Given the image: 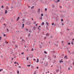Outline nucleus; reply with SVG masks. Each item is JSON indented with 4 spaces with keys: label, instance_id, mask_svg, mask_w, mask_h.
<instances>
[{
    "label": "nucleus",
    "instance_id": "1",
    "mask_svg": "<svg viewBox=\"0 0 74 74\" xmlns=\"http://www.w3.org/2000/svg\"><path fill=\"white\" fill-rule=\"evenodd\" d=\"M48 59H49V60H51V57H50V56H49L48 57Z\"/></svg>",
    "mask_w": 74,
    "mask_h": 74
},
{
    "label": "nucleus",
    "instance_id": "2",
    "mask_svg": "<svg viewBox=\"0 0 74 74\" xmlns=\"http://www.w3.org/2000/svg\"><path fill=\"white\" fill-rule=\"evenodd\" d=\"M34 6H33L32 7H31V10H33V9H34Z\"/></svg>",
    "mask_w": 74,
    "mask_h": 74
},
{
    "label": "nucleus",
    "instance_id": "3",
    "mask_svg": "<svg viewBox=\"0 0 74 74\" xmlns=\"http://www.w3.org/2000/svg\"><path fill=\"white\" fill-rule=\"evenodd\" d=\"M39 19H40V20H42V17L41 16L39 18Z\"/></svg>",
    "mask_w": 74,
    "mask_h": 74
},
{
    "label": "nucleus",
    "instance_id": "4",
    "mask_svg": "<svg viewBox=\"0 0 74 74\" xmlns=\"http://www.w3.org/2000/svg\"><path fill=\"white\" fill-rule=\"evenodd\" d=\"M49 33H47L46 34V35L47 36H49Z\"/></svg>",
    "mask_w": 74,
    "mask_h": 74
},
{
    "label": "nucleus",
    "instance_id": "5",
    "mask_svg": "<svg viewBox=\"0 0 74 74\" xmlns=\"http://www.w3.org/2000/svg\"><path fill=\"white\" fill-rule=\"evenodd\" d=\"M46 24L47 25V26H49V23H48L46 22Z\"/></svg>",
    "mask_w": 74,
    "mask_h": 74
},
{
    "label": "nucleus",
    "instance_id": "6",
    "mask_svg": "<svg viewBox=\"0 0 74 74\" xmlns=\"http://www.w3.org/2000/svg\"><path fill=\"white\" fill-rule=\"evenodd\" d=\"M33 29L34 30H36V27L34 26L33 27Z\"/></svg>",
    "mask_w": 74,
    "mask_h": 74
},
{
    "label": "nucleus",
    "instance_id": "7",
    "mask_svg": "<svg viewBox=\"0 0 74 74\" xmlns=\"http://www.w3.org/2000/svg\"><path fill=\"white\" fill-rule=\"evenodd\" d=\"M45 23L44 22H42L41 24L42 25H44Z\"/></svg>",
    "mask_w": 74,
    "mask_h": 74
},
{
    "label": "nucleus",
    "instance_id": "8",
    "mask_svg": "<svg viewBox=\"0 0 74 74\" xmlns=\"http://www.w3.org/2000/svg\"><path fill=\"white\" fill-rule=\"evenodd\" d=\"M30 33H29V34H28V37H30Z\"/></svg>",
    "mask_w": 74,
    "mask_h": 74
},
{
    "label": "nucleus",
    "instance_id": "9",
    "mask_svg": "<svg viewBox=\"0 0 74 74\" xmlns=\"http://www.w3.org/2000/svg\"><path fill=\"white\" fill-rule=\"evenodd\" d=\"M7 10H5V14H7Z\"/></svg>",
    "mask_w": 74,
    "mask_h": 74
},
{
    "label": "nucleus",
    "instance_id": "10",
    "mask_svg": "<svg viewBox=\"0 0 74 74\" xmlns=\"http://www.w3.org/2000/svg\"><path fill=\"white\" fill-rule=\"evenodd\" d=\"M60 63H61V62L62 63V62H63V61H62L61 60H60Z\"/></svg>",
    "mask_w": 74,
    "mask_h": 74
},
{
    "label": "nucleus",
    "instance_id": "11",
    "mask_svg": "<svg viewBox=\"0 0 74 74\" xmlns=\"http://www.w3.org/2000/svg\"><path fill=\"white\" fill-rule=\"evenodd\" d=\"M39 60H38V59H37V61H36L37 63H38V62H39Z\"/></svg>",
    "mask_w": 74,
    "mask_h": 74
},
{
    "label": "nucleus",
    "instance_id": "12",
    "mask_svg": "<svg viewBox=\"0 0 74 74\" xmlns=\"http://www.w3.org/2000/svg\"><path fill=\"white\" fill-rule=\"evenodd\" d=\"M19 17H18L16 21H18V20H19Z\"/></svg>",
    "mask_w": 74,
    "mask_h": 74
},
{
    "label": "nucleus",
    "instance_id": "13",
    "mask_svg": "<svg viewBox=\"0 0 74 74\" xmlns=\"http://www.w3.org/2000/svg\"><path fill=\"white\" fill-rule=\"evenodd\" d=\"M29 33H32V30H29Z\"/></svg>",
    "mask_w": 74,
    "mask_h": 74
},
{
    "label": "nucleus",
    "instance_id": "14",
    "mask_svg": "<svg viewBox=\"0 0 74 74\" xmlns=\"http://www.w3.org/2000/svg\"><path fill=\"white\" fill-rule=\"evenodd\" d=\"M22 25H23L22 27L23 28L24 27V26H25V24H23Z\"/></svg>",
    "mask_w": 74,
    "mask_h": 74
},
{
    "label": "nucleus",
    "instance_id": "15",
    "mask_svg": "<svg viewBox=\"0 0 74 74\" xmlns=\"http://www.w3.org/2000/svg\"><path fill=\"white\" fill-rule=\"evenodd\" d=\"M6 8L7 9V10H8V6H7Z\"/></svg>",
    "mask_w": 74,
    "mask_h": 74
},
{
    "label": "nucleus",
    "instance_id": "16",
    "mask_svg": "<svg viewBox=\"0 0 74 74\" xmlns=\"http://www.w3.org/2000/svg\"><path fill=\"white\" fill-rule=\"evenodd\" d=\"M71 44L72 45H73L74 44V43H73V41L71 42Z\"/></svg>",
    "mask_w": 74,
    "mask_h": 74
},
{
    "label": "nucleus",
    "instance_id": "17",
    "mask_svg": "<svg viewBox=\"0 0 74 74\" xmlns=\"http://www.w3.org/2000/svg\"><path fill=\"white\" fill-rule=\"evenodd\" d=\"M3 69H0V72H1V71H3Z\"/></svg>",
    "mask_w": 74,
    "mask_h": 74
},
{
    "label": "nucleus",
    "instance_id": "18",
    "mask_svg": "<svg viewBox=\"0 0 74 74\" xmlns=\"http://www.w3.org/2000/svg\"><path fill=\"white\" fill-rule=\"evenodd\" d=\"M3 36L4 37H5V36H6V35H5V34H3Z\"/></svg>",
    "mask_w": 74,
    "mask_h": 74
},
{
    "label": "nucleus",
    "instance_id": "19",
    "mask_svg": "<svg viewBox=\"0 0 74 74\" xmlns=\"http://www.w3.org/2000/svg\"><path fill=\"white\" fill-rule=\"evenodd\" d=\"M33 23H34V24H36V22L35 21Z\"/></svg>",
    "mask_w": 74,
    "mask_h": 74
},
{
    "label": "nucleus",
    "instance_id": "20",
    "mask_svg": "<svg viewBox=\"0 0 74 74\" xmlns=\"http://www.w3.org/2000/svg\"><path fill=\"white\" fill-rule=\"evenodd\" d=\"M44 39L45 40H46V39H47V37H44Z\"/></svg>",
    "mask_w": 74,
    "mask_h": 74
},
{
    "label": "nucleus",
    "instance_id": "21",
    "mask_svg": "<svg viewBox=\"0 0 74 74\" xmlns=\"http://www.w3.org/2000/svg\"><path fill=\"white\" fill-rule=\"evenodd\" d=\"M44 53H47V52H46L45 51Z\"/></svg>",
    "mask_w": 74,
    "mask_h": 74
},
{
    "label": "nucleus",
    "instance_id": "22",
    "mask_svg": "<svg viewBox=\"0 0 74 74\" xmlns=\"http://www.w3.org/2000/svg\"><path fill=\"white\" fill-rule=\"evenodd\" d=\"M45 11H47V9L45 8Z\"/></svg>",
    "mask_w": 74,
    "mask_h": 74
},
{
    "label": "nucleus",
    "instance_id": "23",
    "mask_svg": "<svg viewBox=\"0 0 74 74\" xmlns=\"http://www.w3.org/2000/svg\"><path fill=\"white\" fill-rule=\"evenodd\" d=\"M36 71H35L34 72V74H36Z\"/></svg>",
    "mask_w": 74,
    "mask_h": 74
},
{
    "label": "nucleus",
    "instance_id": "24",
    "mask_svg": "<svg viewBox=\"0 0 74 74\" xmlns=\"http://www.w3.org/2000/svg\"><path fill=\"white\" fill-rule=\"evenodd\" d=\"M59 71V69H58V70H56V72H58Z\"/></svg>",
    "mask_w": 74,
    "mask_h": 74
},
{
    "label": "nucleus",
    "instance_id": "25",
    "mask_svg": "<svg viewBox=\"0 0 74 74\" xmlns=\"http://www.w3.org/2000/svg\"><path fill=\"white\" fill-rule=\"evenodd\" d=\"M19 71H17V74H19Z\"/></svg>",
    "mask_w": 74,
    "mask_h": 74
},
{
    "label": "nucleus",
    "instance_id": "26",
    "mask_svg": "<svg viewBox=\"0 0 74 74\" xmlns=\"http://www.w3.org/2000/svg\"><path fill=\"white\" fill-rule=\"evenodd\" d=\"M15 47V48H18V46L16 45Z\"/></svg>",
    "mask_w": 74,
    "mask_h": 74
},
{
    "label": "nucleus",
    "instance_id": "27",
    "mask_svg": "<svg viewBox=\"0 0 74 74\" xmlns=\"http://www.w3.org/2000/svg\"><path fill=\"white\" fill-rule=\"evenodd\" d=\"M46 28L47 29H48V27H47V26H46Z\"/></svg>",
    "mask_w": 74,
    "mask_h": 74
},
{
    "label": "nucleus",
    "instance_id": "28",
    "mask_svg": "<svg viewBox=\"0 0 74 74\" xmlns=\"http://www.w3.org/2000/svg\"><path fill=\"white\" fill-rule=\"evenodd\" d=\"M70 42H69V43H68V45H70Z\"/></svg>",
    "mask_w": 74,
    "mask_h": 74
},
{
    "label": "nucleus",
    "instance_id": "29",
    "mask_svg": "<svg viewBox=\"0 0 74 74\" xmlns=\"http://www.w3.org/2000/svg\"><path fill=\"white\" fill-rule=\"evenodd\" d=\"M34 50V49L33 48H32V49L31 50V51H33V50Z\"/></svg>",
    "mask_w": 74,
    "mask_h": 74
},
{
    "label": "nucleus",
    "instance_id": "30",
    "mask_svg": "<svg viewBox=\"0 0 74 74\" xmlns=\"http://www.w3.org/2000/svg\"><path fill=\"white\" fill-rule=\"evenodd\" d=\"M43 15H44V14H41V16H43Z\"/></svg>",
    "mask_w": 74,
    "mask_h": 74
},
{
    "label": "nucleus",
    "instance_id": "31",
    "mask_svg": "<svg viewBox=\"0 0 74 74\" xmlns=\"http://www.w3.org/2000/svg\"><path fill=\"white\" fill-rule=\"evenodd\" d=\"M24 47L25 48H26V45H25V46H24Z\"/></svg>",
    "mask_w": 74,
    "mask_h": 74
},
{
    "label": "nucleus",
    "instance_id": "32",
    "mask_svg": "<svg viewBox=\"0 0 74 74\" xmlns=\"http://www.w3.org/2000/svg\"><path fill=\"white\" fill-rule=\"evenodd\" d=\"M27 60H29V58H28V57H27Z\"/></svg>",
    "mask_w": 74,
    "mask_h": 74
},
{
    "label": "nucleus",
    "instance_id": "33",
    "mask_svg": "<svg viewBox=\"0 0 74 74\" xmlns=\"http://www.w3.org/2000/svg\"><path fill=\"white\" fill-rule=\"evenodd\" d=\"M1 36H0V40H1Z\"/></svg>",
    "mask_w": 74,
    "mask_h": 74
},
{
    "label": "nucleus",
    "instance_id": "34",
    "mask_svg": "<svg viewBox=\"0 0 74 74\" xmlns=\"http://www.w3.org/2000/svg\"><path fill=\"white\" fill-rule=\"evenodd\" d=\"M52 25H54V23H53L52 24Z\"/></svg>",
    "mask_w": 74,
    "mask_h": 74
},
{
    "label": "nucleus",
    "instance_id": "35",
    "mask_svg": "<svg viewBox=\"0 0 74 74\" xmlns=\"http://www.w3.org/2000/svg\"><path fill=\"white\" fill-rule=\"evenodd\" d=\"M1 8H4V6H3V5H2V7H1Z\"/></svg>",
    "mask_w": 74,
    "mask_h": 74
},
{
    "label": "nucleus",
    "instance_id": "36",
    "mask_svg": "<svg viewBox=\"0 0 74 74\" xmlns=\"http://www.w3.org/2000/svg\"><path fill=\"white\" fill-rule=\"evenodd\" d=\"M67 56H65L64 57V58H67Z\"/></svg>",
    "mask_w": 74,
    "mask_h": 74
},
{
    "label": "nucleus",
    "instance_id": "37",
    "mask_svg": "<svg viewBox=\"0 0 74 74\" xmlns=\"http://www.w3.org/2000/svg\"><path fill=\"white\" fill-rule=\"evenodd\" d=\"M61 21L62 22H63V19H61Z\"/></svg>",
    "mask_w": 74,
    "mask_h": 74
},
{
    "label": "nucleus",
    "instance_id": "38",
    "mask_svg": "<svg viewBox=\"0 0 74 74\" xmlns=\"http://www.w3.org/2000/svg\"><path fill=\"white\" fill-rule=\"evenodd\" d=\"M59 1H60L59 0H58L57 1V2H59Z\"/></svg>",
    "mask_w": 74,
    "mask_h": 74
},
{
    "label": "nucleus",
    "instance_id": "39",
    "mask_svg": "<svg viewBox=\"0 0 74 74\" xmlns=\"http://www.w3.org/2000/svg\"><path fill=\"white\" fill-rule=\"evenodd\" d=\"M7 31L8 32H9V30H8V29H7Z\"/></svg>",
    "mask_w": 74,
    "mask_h": 74
},
{
    "label": "nucleus",
    "instance_id": "40",
    "mask_svg": "<svg viewBox=\"0 0 74 74\" xmlns=\"http://www.w3.org/2000/svg\"><path fill=\"white\" fill-rule=\"evenodd\" d=\"M68 70H70V68H68Z\"/></svg>",
    "mask_w": 74,
    "mask_h": 74
},
{
    "label": "nucleus",
    "instance_id": "41",
    "mask_svg": "<svg viewBox=\"0 0 74 74\" xmlns=\"http://www.w3.org/2000/svg\"><path fill=\"white\" fill-rule=\"evenodd\" d=\"M26 30L27 31H28V29H26Z\"/></svg>",
    "mask_w": 74,
    "mask_h": 74
},
{
    "label": "nucleus",
    "instance_id": "42",
    "mask_svg": "<svg viewBox=\"0 0 74 74\" xmlns=\"http://www.w3.org/2000/svg\"><path fill=\"white\" fill-rule=\"evenodd\" d=\"M27 66H28V67H29V66H30V65H28Z\"/></svg>",
    "mask_w": 74,
    "mask_h": 74
},
{
    "label": "nucleus",
    "instance_id": "43",
    "mask_svg": "<svg viewBox=\"0 0 74 74\" xmlns=\"http://www.w3.org/2000/svg\"><path fill=\"white\" fill-rule=\"evenodd\" d=\"M22 41H25V40H24L23 39L22 40Z\"/></svg>",
    "mask_w": 74,
    "mask_h": 74
},
{
    "label": "nucleus",
    "instance_id": "44",
    "mask_svg": "<svg viewBox=\"0 0 74 74\" xmlns=\"http://www.w3.org/2000/svg\"><path fill=\"white\" fill-rule=\"evenodd\" d=\"M21 54H22V55H23V54H24V53L23 52L21 53Z\"/></svg>",
    "mask_w": 74,
    "mask_h": 74
},
{
    "label": "nucleus",
    "instance_id": "45",
    "mask_svg": "<svg viewBox=\"0 0 74 74\" xmlns=\"http://www.w3.org/2000/svg\"><path fill=\"white\" fill-rule=\"evenodd\" d=\"M73 66H74V62H73Z\"/></svg>",
    "mask_w": 74,
    "mask_h": 74
},
{
    "label": "nucleus",
    "instance_id": "46",
    "mask_svg": "<svg viewBox=\"0 0 74 74\" xmlns=\"http://www.w3.org/2000/svg\"><path fill=\"white\" fill-rule=\"evenodd\" d=\"M60 8H62V7L61 6H60Z\"/></svg>",
    "mask_w": 74,
    "mask_h": 74
},
{
    "label": "nucleus",
    "instance_id": "47",
    "mask_svg": "<svg viewBox=\"0 0 74 74\" xmlns=\"http://www.w3.org/2000/svg\"><path fill=\"white\" fill-rule=\"evenodd\" d=\"M40 9H38V11L39 12H40Z\"/></svg>",
    "mask_w": 74,
    "mask_h": 74
},
{
    "label": "nucleus",
    "instance_id": "48",
    "mask_svg": "<svg viewBox=\"0 0 74 74\" xmlns=\"http://www.w3.org/2000/svg\"><path fill=\"white\" fill-rule=\"evenodd\" d=\"M50 38H53V36H51V37H50Z\"/></svg>",
    "mask_w": 74,
    "mask_h": 74
},
{
    "label": "nucleus",
    "instance_id": "49",
    "mask_svg": "<svg viewBox=\"0 0 74 74\" xmlns=\"http://www.w3.org/2000/svg\"><path fill=\"white\" fill-rule=\"evenodd\" d=\"M25 21V19H23V21Z\"/></svg>",
    "mask_w": 74,
    "mask_h": 74
},
{
    "label": "nucleus",
    "instance_id": "50",
    "mask_svg": "<svg viewBox=\"0 0 74 74\" xmlns=\"http://www.w3.org/2000/svg\"><path fill=\"white\" fill-rule=\"evenodd\" d=\"M16 62H14V64H16Z\"/></svg>",
    "mask_w": 74,
    "mask_h": 74
},
{
    "label": "nucleus",
    "instance_id": "51",
    "mask_svg": "<svg viewBox=\"0 0 74 74\" xmlns=\"http://www.w3.org/2000/svg\"><path fill=\"white\" fill-rule=\"evenodd\" d=\"M17 64H18V66H19V64L18 63V62H17Z\"/></svg>",
    "mask_w": 74,
    "mask_h": 74
},
{
    "label": "nucleus",
    "instance_id": "52",
    "mask_svg": "<svg viewBox=\"0 0 74 74\" xmlns=\"http://www.w3.org/2000/svg\"><path fill=\"white\" fill-rule=\"evenodd\" d=\"M3 20L4 21V20H5V19L3 18V17L2 18Z\"/></svg>",
    "mask_w": 74,
    "mask_h": 74
},
{
    "label": "nucleus",
    "instance_id": "53",
    "mask_svg": "<svg viewBox=\"0 0 74 74\" xmlns=\"http://www.w3.org/2000/svg\"><path fill=\"white\" fill-rule=\"evenodd\" d=\"M38 68H38V67H36V69H38Z\"/></svg>",
    "mask_w": 74,
    "mask_h": 74
},
{
    "label": "nucleus",
    "instance_id": "54",
    "mask_svg": "<svg viewBox=\"0 0 74 74\" xmlns=\"http://www.w3.org/2000/svg\"><path fill=\"white\" fill-rule=\"evenodd\" d=\"M1 58H3V56H1Z\"/></svg>",
    "mask_w": 74,
    "mask_h": 74
},
{
    "label": "nucleus",
    "instance_id": "55",
    "mask_svg": "<svg viewBox=\"0 0 74 74\" xmlns=\"http://www.w3.org/2000/svg\"><path fill=\"white\" fill-rule=\"evenodd\" d=\"M18 67H19V68H21V66H18Z\"/></svg>",
    "mask_w": 74,
    "mask_h": 74
},
{
    "label": "nucleus",
    "instance_id": "56",
    "mask_svg": "<svg viewBox=\"0 0 74 74\" xmlns=\"http://www.w3.org/2000/svg\"><path fill=\"white\" fill-rule=\"evenodd\" d=\"M31 19H32V20H33V18H32Z\"/></svg>",
    "mask_w": 74,
    "mask_h": 74
},
{
    "label": "nucleus",
    "instance_id": "57",
    "mask_svg": "<svg viewBox=\"0 0 74 74\" xmlns=\"http://www.w3.org/2000/svg\"><path fill=\"white\" fill-rule=\"evenodd\" d=\"M53 66V65H51V67H52Z\"/></svg>",
    "mask_w": 74,
    "mask_h": 74
},
{
    "label": "nucleus",
    "instance_id": "58",
    "mask_svg": "<svg viewBox=\"0 0 74 74\" xmlns=\"http://www.w3.org/2000/svg\"><path fill=\"white\" fill-rule=\"evenodd\" d=\"M67 30H69V29L67 28Z\"/></svg>",
    "mask_w": 74,
    "mask_h": 74
},
{
    "label": "nucleus",
    "instance_id": "59",
    "mask_svg": "<svg viewBox=\"0 0 74 74\" xmlns=\"http://www.w3.org/2000/svg\"><path fill=\"white\" fill-rule=\"evenodd\" d=\"M34 60H35V61H36V59H34Z\"/></svg>",
    "mask_w": 74,
    "mask_h": 74
},
{
    "label": "nucleus",
    "instance_id": "60",
    "mask_svg": "<svg viewBox=\"0 0 74 74\" xmlns=\"http://www.w3.org/2000/svg\"><path fill=\"white\" fill-rule=\"evenodd\" d=\"M73 55H74V52H73Z\"/></svg>",
    "mask_w": 74,
    "mask_h": 74
},
{
    "label": "nucleus",
    "instance_id": "61",
    "mask_svg": "<svg viewBox=\"0 0 74 74\" xmlns=\"http://www.w3.org/2000/svg\"><path fill=\"white\" fill-rule=\"evenodd\" d=\"M41 27V26L40 25L39 26V27Z\"/></svg>",
    "mask_w": 74,
    "mask_h": 74
},
{
    "label": "nucleus",
    "instance_id": "62",
    "mask_svg": "<svg viewBox=\"0 0 74 74\" xmlns=\"http://www.w3.org/2000/svg\"><path fill=\"white\" fill-rule=\"evenodd\" d=\"M62 25H63V23H62Z\"/></svg>",
    "mask_w": 74,
    "mask_h": 74
},
{
    "label": "nucleus",
    "instance_id": "63",
    "mask_svg": "<svg viewBox=\"0 0 74 74\" xmlns=\"http://www.w3.org/2000/svg\"><path fill=\"white\" fill-rule=\"evenodd\" d=\"M36 26H37V24H36Z\"/></svg>",
    "mask_w": 74,
    "mask_h": 74
},
{
    "label": "nucleus",
    "instance_id": "64",
    "mask_svg": "<svg viewBox=\"0 0 74 74\" xmlns=\"http://www.w3.org/2000/svg\"><path fill=\"white\" fill-rule=\"evenodd\" d=\"M73 41H74V39H73Z\"/></svg>",
    "mask_w": 74,
    "mask_h": 74
}]
</instances>
